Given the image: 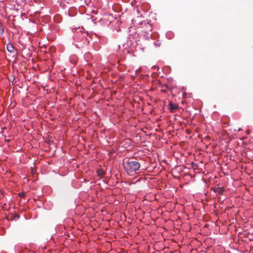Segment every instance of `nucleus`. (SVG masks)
<instances>
[{
	"label": "nucleus",
	"instance_id": "obj_3",
	"mask_svg": "<svg viewBox=\"0 0 253 253\" xmlns=\"http://www.w3.org/2000/svg\"><path fill=\"white\" fill-rule=\"evenodd\" d=\"M6 48L8 52H12L14 50V47L11 43H9L6 45Z\"/></svg>",
	"mask_w": 253,
	"mask_h": 253
},
{
	"label": "nucleus",
	"instance_id": "obj_4",
	"mask_svg": "<svg viewBox=\"0 0 253 253\" xmlns=\"http://www.w3.org/2000/svg\"><path fill=\"white\" fill-rule=\"evenodd\" d=\"M97 174L100 177H103V176L105 175V171L101 169H98L97 171Z\"/></svg>",
	"mask_w": 253,
	"mask_h": 253
},
{
	"label": "nucleus",
	"instance_id": "obj_5",
	"mask_svg": "<svg viewBox=\"0 0 253 253\" xmlns=\"http://www.w3.org/2000/svg\"><path fill=\"white\" fill-rule=\"evenodd\" d=\"M169 109L171 111H172L173 110H175L177 108V106L176 104H172V103H170L169 104Z\"/></svg>",
	"mask_w": 253,
	"mask_h": 253
},
{
	"label": "nucleus",
	"instance_id": "obj_1",
	"mask_svg": "<svg viewBox=\"0 0 253 253\" xmlns=\"http://www.w3.org/2000/svg\"><path fill=\"white\" fill-rule=\"evenodd\" d=\"M123 166L125 170L128 174L136 171L140 167V164L137 161H133L132 159H127L123 161Z\"/></svg>",
	"mask_w": 253,
	"mask_h": 253
},
{
	"label": "nucleus",
	"instance_id": "obj_7",
	"mask_svg": "<svg viewBox=\"0 0 253 253\" xmlns=\"http://www.w3.org/2000/svg\"><path fill=\"white\" fill-rule=\"evenodd\" d=\"M19 196L21 197H23L24 196V193H20L19 194Z\"/></svg>",
	"mask_w": 253,
	"mask_h": 253
},
{
	"label": "nucleus",
	"instance_id": "obj_2",
	"mask_svg": "<svg viewBox=\"0 0 253 253\" xmlns=\"http://www.w3.org/2000/svg\"><path fill=\"white\" fill-rule=\"evenodd\" d=\"M214 192L217 193L219 195H222L225 189L223 187H214L212 189Z\"/></svg>",
	"mask_w": 253,
	"mask_h": 253
},
{
	"label": "nucleus",
	"instance_id": "obj_6",
	"mask_svg": "<svg viewBox=\"0 0 253 253\" xmlns=\"http://www.w3.org/2000/svg\"><path fill=\"white\" fill-rule=\"evenodd\" d=\"M4 32V27L2 24L0 22V35H2Z\"/></svg>",
	"mask_w": 253,
	"mask_h": 253
}]
</instances>
